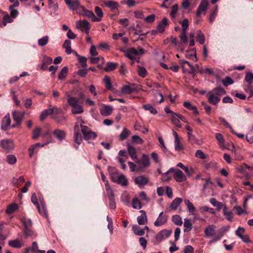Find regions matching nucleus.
<instances>
[{"mask_svg":"<svg viewBox=\"0 0 253 253\" xmlns=\"http://www.w3.org/2000/svg\"><path fill=\"white\" fill-rule=\"evenodd\" d=\"M181 138L177 139H174V149L177 151H179L183 149L182 144L180 142Z\"/></svg>","mask_w":253,"mask_h":253,"instance_id":"obj_51","label":"nucleus"},{"mask_svg":"<svg viewBox=\"0 0 253 253\" xmlns=\"http://www.w3.org/2000/svg\"><path fill=\"white\" fill-rule=\"evenodd\" d=\"M52 62V59L51 57L44 56L42 64L41 66V69L43 71H45L47 69V66Z\"/></svg>","mask_w":253,"mask_h":253,"instance_id":"obj_18","label":"nucleus"},{"mask_svg":"<svg viewBox=\"0 0 253 253\" xmlns=\"http://www.w3.org/2000/svg\"><path fill=\"white\" fill-rule=\"evenodd\" d=\"M13 120L14 122H17L18 124H21L22 118L24 115V113L13 111L12 113Z\"/></svg>","mask_w":253,"mask_h":253,"instance_id":"obj_23","label":"nucleus"},{"mask_svg":"<svg viewBox=\"0 0 253 253\" xmlns=\"http://www.w3.org/2000/svg\"><path fill=\"white\" fill-rule=\"evenodd\" d=\"M79 101L80 99L79 98L73 96L67 102L68 105L72 107L73 106L79 104Z\"/></svg>","mask_w":253,"mask_h":253,"instance_id":"obj_52","label":"nucleus"},{"mask_svg":"<svg viewBox=\"0 0 253 253\" xmlns=\"http://www.w3.org/2000/svg\"><path fill=\"white\" fill-rule=\"evenodd\" d=\"M68 68L67 66L64 67L60 71L58 75V79L60 80H64L68 74Z\"/></svg>","mask_w":253,"mask_h":253,"instance_id":"obj_39","label":"nucleus"},{"mask_svg":"<svg viewBox=\"0 0 253 253\" xmlns=\"http://www.w3.org/2000/svg\"><path fill=\"white\" fill-rule=\"evenodd\" d=\"M245 80L249 83V84L251 85L253 83V73L252 72H247L246 73Z\"/></svg>","mask_w":253,"mask_h":253,"instance_id":"obj_59","label":"nucleus"},{"mask_svg":"<svg viewBox=\"0 0 253 253\" xmlns=\"http://www.w3.org/2000/svg\"><path fill=\"white\" fill-rule=\"evenodd\" d=\"M182 201V200L181 198H176L171 202L170 204V208L173 210H176Z\"/></svg>","mask_w":253,"mask_h":253,"instance_id":"obj_42","label":"nucleus"},{"mask_svg":"<svg viewBox=\"0 0 253 253\" xmlns=\"http://www.w3.org/2000/svg\"><path fill=\"white\" fill-rule=\"evenodd\" d=\"M223 213L227 220L232 221L233 218V213L231 211H228L226 206H224Z\"/></svg>","mask_w":253,"mask_h":253,"instance_id":"obj_30","label":"nucleus"},{"mask_svg":"<svg viewBox=\"0 0 253 253\" xmlns=\"http://www.w3.org/2000/svg\"><path fill=\"white\" fill-rule=\"evenodd\" d=\"M177 166L181 168L185 173L188 175L191 176L194 173V170L192 168H188V167L183 165V164L181 163H179Z\"/></svg>","mask_w":253,"mask_h":253,"instance_id":"obj_31","label":"nucleus"},{"mask_svg":"<svg viewBox=\"0 0 253 253\" xmlns=\"http://www.w3.org/2000/svg\"><path fill=\"white\" fill-rule=\"evenodd\" d=\"M40 201L42 207L41 208V211L42 212V215L44 216L46 219H48V212L46 208L45 203L43 199H40Z\"/></svg>","mask_w":253,"mask_h":253,"instance_id":"obj_37","label":"nucleus"},{"mask_svg":"<svg viewBox=\"0 0 253 253\" xmlns=\"http://www.w3.org/2000/svg\"><path fill=\"white\" fill-rule=\"evenodd\" d=\"M149 181L148 177L144 175H140L136 177L135 179L134 182L139 187H141L146 185Z\"/></svg>","mask_w":253,"mask_h":253,"instance_id":"obj_12","label":"nucleus"},{"mask_svg":"<svg viewBox=\"0 0 253 253\" xmlns=\"http://www.w3.org/2000/svg\"><path fill=\"white\" fill-rule=\"evenodd\" d=\"M130 134V131L126 127H124L122 132L120 134L119 138L121 141L126 139Z\"/></svg>","mask_w":253,"mask_h":253,"instance_id":"obj_46","label":"nucleus"},{"mask_svg":"<svg viewBox=\"0 0 253 253\" xmlns=\"http://www.w3.org/2000/svg\"><path fill=\"white\" fill-rule=\"evenodd\" d=\"M172 221L177 225L180 226L182 224V221L181 217L179 215H175L172 217Z\"/></svg>","mask_w":253,"mask_h":253,"instance_id":"obj_54","label":"nucleus"},{"mask_svg":"<svg viewBox=\"0 0 253 253\" xmlns=\"http://www.w3.org/2000/svg\"><path fill=\"white\" fill-rule=\"evenodd\" d=\"M80 126L81 127V131L85 140H88L96 138L97 135L95 132L92 131L89 128L82 124L80 125Z\"/></svg>","mask_w":253,"mask_h":253,"instance_id":"obj_3","label":"nucleus"},{"mask_svg":"<svg viewBox=\"0 0 253 253\" xmlns=\"http://www.w3.org/2000/svg\"><path fill=\"white\" fill-rule=\"evenodd\" d=\"M65 3L68 5V8L71 10H78L81 8L80 1L79 0H64Z\"/></svg>","mask_w":253,"mask_h":253,"instance_id":"obj_9","label":"nucleus"},{"mask_svg":"<svg viewBox=\"0 0 253 253\" xmlns=\"http://www.w3.org/2000/svg\"><path fill=\"white\" fill-rule=\"evenodd\" d=\"M118 65V64L117 63L108 62L106 64V66L104 68V70L106 72L113 71L117 68Z\"/></svg>","mask_w":253,"mask_h":253,"instance_id":"obj_40","label":"nucleus"},{"mask_svg":"<svg viewBox=\"0 0 253 253\" xmlns=\"http://www.w3.org/2000/svg\"><path fill=\"white\" fill-rule=\"evenodd\" d=\"M245 91L246 92L249 93V96L248 97V99H250L253 96V88L252 87V85L250 84H248L246 88H245Z\"/></svg>","mask_w":253,"mask_h":253,"instance_id":"obj_64","label":"nucleus"},{"mask_svg":"<svg viewBox=\"0 0 253 253\" xmlns=\"http://www.w3.org/2000/svg\"><path fill=\"white\" fill-rule=\"evenodd\" d=\"M116 183L123 186H126L128 185V181L123 174L119 175V177L117 178Z\"/></svg>","mask_w":253,"mask_h":253,"instance_id":"obj_28","label":"nucleus"},{"mask_svg":"<svg viewBox=\"0 0 253 253\" xmlns=\"http://www.w3.org/2000/svg\"><path fill=\"white\" fill-rule=\"evenodd\" d=\"M81 9H82L81 12L77 11V13L79 14L91 18V20L93 22L100 21V19L99 18H97L92 11L85 9L84 6L82 5V6H81Z\"/></svg>","mask_w":253,"mask_h":253,"instance_id":"obj_5","label":"nucleus"},{"mask_svg":"<svg viewBox=\"0 0 253 253\" xmlns=\"http://www.w3.org/2000/svg\"><path fill=\"white\" fill-rule=\"evenodd\" d=\"M168 19L166 17L163 18L162 21L157 26V30L160 33H163L165 30L166 27L168 25Z\"/></svg>","mask_w":253,"mask_h":253,"instance_id":"obj_24","label":"nucleus"},{"mask_svg":"<svg viewBox=\"0 0 253 253\" xmlns=\"http://www.w3.org/2000/svg\"><path fill=\"white\" fill-rule=\"evenodd\" d=\"M18 208V206L17 204H12L7 206L5 212L8 214H11L17 210Z\"/></svg>","mask_w":253,"mask_h":253,"instance_id":"obj_35","label":"nucleus"},{"mask_svg":"<svg viewBox=\"0 0 253 253\" xmlns=\"http://www.w3.org/2000/svg\"><path fill=\"white\" fill-rule=\"evenodd\" d=\"M0 145L6 152H9L14 149L15 146L13 140L9 139L2 140Z\"/></svg>","mask_w":253,"mask_h":253,"instance_id":"obj_8","label":"nucleus"},{"mask_svg":"<svg viewBox=\"0 0 253 253\" xmlns=\"http://www.w3.org/2000/svg\"><path fill=\"white\" fill-rule=\"evenodd\" d=\"M104 5L111 9L112 10L118 9L119 7V4L118 2L113 0H109L108 1H105Z\"/></svg>","mask_w":253,"mask_h":253,"instance_id":"obj_25","label":"nucleus"},{"mask_svg":"<svg viewBox=\"0 0 253 253\" xmlns=\"http://www.w3.org/2000/svg\"><path fill=\"white\" fill-rule=\"evenodd\" d=\"M143 108L145 110H148L150 111V112L154 115H155L158 113L157 111L155 108H154L150 104H146L143 106Z\"/></svg>","mask_w":253,"mask_h":253,"instance_id":"obj_50","label":"nucleus"},{"mask_svg":"<svg viewBox=\"0 0 253 253\" xmlns=\"http://www.w3.org/2000/svg\"><path fill=\"white\" fill-rule=\"evenodd\" d=\"M132 230L135 234L138 236H142L145 233L144 229L140 228L137 225H133L132 227Z\"/></svg>","mask_w":253,"mask_h":253,"instance_id":"obj_36","label":"nucleus"},{"mask_svg":"<svg viewBox=\"0 0 253 253\" xmlns=\"http://www.w3.org/2000/svg\"><path fill=\"white\" fill-rule=\"evenodd\" d=\"M72 108L71 112L73 114H79L84 112V109L80 104L73 106Z\"/></svg>","mask_w":253,"mask_h":253,"instance_id":"obj_38","label":"nucleus"},{"mask_svg":"<svg viewBox=\"0 0 253 253\" xmlns=\"http://www.w3.org/2000/svg\"><path fill=\"white\" fill-rule=\"evenodd\" d=\"M167 216L163 215V212H161L159 215V217L154 222V225L156 226H160L164 224L167 221Z\"/></svg>","mask_w":253,"mask_h":253,"instance_id":"obj_14","label":"nucleus"},{"mask_svg":"<svg viewBox=\"0 0 253 253\" xmlns=\"http://www.w3.org/2000/svg\"><path fill=\"white\" fill-rule=\"evenodd\" d=\"M178 9V5L177 4H174L171 7V11L170 15L172 18L174 19L176 17V14Z\"/></svg>","mask_w":253,"mask_h":253,"instance_id":"obj_60","label":"nucleus"},{"mask_svg":"<svg viewBox=\"0 0 253 253\" xmlns=\"http://www.w3.org/2000/svg\"><path fill=\"white\" fill-rule=\"evenodd\" d=\"M197 40L201 44H204L205 42V36L200 30L198 31L197 35Z\"/></svg>","mask_w":253,"mask_h":253,"instance_id":"obj_53","label":"nucleus"},{"mask_svg":"<svg viewBox=\"0 0 253 253\" xmlns=\"http://www.w3.org/2000/svg\"><path fill=\"white\" fill-rule=\"evenodd\" d=\"M139 212L141 213V215L137 217V222L139 225H144L148 221L146 213L143 210H141Z\"/></svg>","mask_w":253,"mask_h":253,"instance_id":"obj_16","label":"nucleus"},{"mask_svg":"<svg viewBox=\"0 0 253 253\" xmlns=\"http://www.w3.org/2000/svg\"><path fill=\"white\" fill-rule=\"evenodd\" d=\"M10 123H11V119L10 118V115L9 114H7L2 119V120L1 122V129L4 130H7L8 128V127L10 126Z\"/></svg>","mask_w":253,"mask_h":253,"instance_id":"obj_15","label":"nucleus"},{"mask_svg":"<svg viewBox=\"0 0 253 253\" xmlns=\"http://www.w3.org/2000/svg\"><path fill=\"white\" fill-rule=\"evenodd\" d=\"M138 50L134 48V47L128 49L126 51V53L125 55L131 60H134L135 59V56L138 55H141L144 53V49L140 46L138 47Z\"/></svg>","mask_w":253,"mask_h":253,"instance_id":"obj_2","label":"nucleus"},{"mask_svg":"<svg viewBox=\"0 0 253 253\" xmlns=\"http://www.w3.org/2000/svg\"><path fill=\"white\" fill-rule=\"evenodd\" d=\"M179 63L181 64V66L183 70L185 69V64H187L190 68L191 69V71L189 72V73L192 74L195 73V67L193 65H192L188 61L184 60H179Z\"/></svg>","mask_w":253,"mask_h":253,"instance_id":"obj_33","label":"nucleus"},{"mask_svg":"<svg viewBox=\"0 0 253 253\" xmlns=\"http://www.w3.org/2000/svg\"><path fill=\"white\" fill-rule=\"evenodd\" d=\"M104 83L105 84V86L107 89L111 90L112 88V84L110 77L106 76L103 80Z\"/></svg>","mask_w":253,"mask_h":253,"instance_id":"obj_57","label":"nucleus"},{"mask_svg":"<svg viewBox=\"0 0 253 253\" xmlns=\"http://www.w3.org/2000/svg\"><path fill=\"white\" fill-rule=\"evenodd\" d=\"M132 206L133 209L140 210L142 208V204L137 198H134L132 201Z\"/></svg>","mask_w":253,"mask_h":253,"instance_id":"obj_45","label":"nucleus"},{"mask_svg":"<svg viewBox=\"0 0 253 253\" xmlns=\"http://www.w3.org/2000/svg\"><path fill=\"white\" fill-rule=\"evenodd\" d=\"M184 226L186 228L184 230V232H187L190 231L192 228V224L190 219L188 218L184 219Z\"/></svg>","mask_w":253,"mask_h":253,"instance_id":"obj_49","label":"nucleus"},{"mask_svg":"<svg viewBox=\"0 0 253 253\" xmlns=\"http://www.w3.org/2000/svg\"><path fill=\"white\" fill-rule=\"evenodd\" d=\"M135 162L136 164L142 165L141 166H138L136 168L137 170H140L143 168H148L150 165V158L145 154H142L140 159L139 160L137 158Z\"/></svg>","mask_w":253,"mask_h":253,"instance_id":"obj_4","label":"nucleus"},{"mask_svg":"<svg viewBox=\"0 0 253 253\" xmlns=\"http://www.w3.org/2000/svg\"><path fill=\"white\" fill-rule=\"evenodd\" d=\"M177 113H172V115H171V121L174 125L176 126H177L180 127L181 125H179L180 121L178 118L176 117Z\"/></svg>","mask_w":253,"mask_h":253,"instance_id":"obj_56","label":"nucleus"},{"mask_svg":"<svg viewBox=\"0 0 253 253\" xmlns=\"http://www.w3.org/2000/svg\"><path fill=\"white\" fill-rule=\"evenodd\" d=\"M48 40H49V38L48 36H44L43 37H42L41 39H40L38 40V44L42 46H44L47 43V42H48Z\"/></svg>","mask_w":253,"mask_h":253,"instance_id":"obj_58","label":"nucleus"},{"mask_svg":"<svg viewBox=\"0 0 253 253\" xmlns=\"http://www.w3.org/2000/svg\"><path fill=\"white\" fill-rule=\"evenodd\" d=\"M132 142L134 143L141 144L144 141L139 136L134 135L132 136Z\"/></svg>","mask_w":253,"mask_h":253,"instance_id":"obj_63","label":"nucleus"},{"mask_svg":"<svg viewBox=\"0 0 253 253\" xmlns=\"http://www.w3.org/2000/svg\"><path fill=\"white\" fill-rule=\"evenodd\" d=\"M52 115V108H49L43 110L41 114L40 120L43 121L48 115Z\"/></svg>","mask_w":253,"mask_h":253,"instance_id":"obj_41","label":"nucleus"},{"mask_svg":"<svg viewBox=\"0 0 253 253\" xmlns=\"http://www.w3.org/2000/svg\"><path fill=\"white\" fill-rule=\"evenodd\" d=\"M140 89L139 85L131 84L130 85H124L121 88V91L124 93L130 94L134 92H138Z\"/></svg>","mask_w":253,"mask_h":253,"instance_id":"obj_7","label":"nucleus"},{"mask_svg":"<svg viewBox=\"0 0 253 253\" xmlns=\"http://www.w3.org/2000/svg\"><path fill=\"white\" fill-rule=\"evenodd\" d=\"M210 203L212 205L216 207V210L219 211L222 208L224 209V206H226L222 202H218L214 198H211L210 200Z\"/></svg>","mask_w":253,"mask_h":253,"instance_id":"obj_27","label":"nucleus"},{"mask_svg":"<svg viewBox=\"0 0 253 253\" xmlns=\"http://www.w3.org/2000/svg\"><path fill=\"white\" fill-rule=\"evenodd\" d=\"M76 27L88 35L90 26L89 22L86 20H79L76 22Z\"/></svg>","mask_w":253,"mask_h":253,"instance_id":"obj_6","label":"nucleus"},{"mask_svg":"<svg viewBox=\"0 0 253 253\" xmlns=\"http://www.w3.org/2000/svg\"><path fill=\"white\" fill-rule=\"evenodd\" d=\"M31 201L35 205H36L37 206V208L40 214H41V215H42V212L41 211V207H40V206L39 204V203L38 202V199H37V196H36V194L35 193H33L32 195Z\"/></svg>","mask_w":253,"mask_h":253,"instance_id":"obj_34","label":"nucleus"},{"mask_svg":"<svg viewBox=\"0 0 253 253\" xmlns=\"http://www.w3.org/2000/svg\"><path fill=\"white\" fill-rule=\"evenodd\" d=\"M127 152L129 155L133 160L135 161L138 158L136 155L135 148L133 146L130 145L129 143H127Z\"/></svg>","mask_w":253,"mask_h":253,"instance_id":"obj_19","label":"nucleus"},{"mask_svg":"<svg viewBox=\"0 0 253 253\" xmlns=\"http://www.w3.org/2000/svg\"><path fill=\"white\" fill-rule=\"evenodd\" d=\"M23 224L25 226V230L24 232V235L26 237L34 236L36 238L37 236V234L36 233L28 228V224L26 223L25 220L23 221Z\"/></svg>","mask_w":253,"mask_h":253,"instance_id":"obj_17","label":"nucleus"},{"mask_svg":"<svg viewBox=\"0 0 253 253\" xmlns=\"http://www.w3.org/2000/svg\"><path fill=\"white\" fill-rule=\"evenodd\" d=\"M226 93V91L222 87H215L207 95L208 102L213 105H216L220 101L221 96Z\"/></svg>","mask_w":253,"mask_h":253,"instance_id":"obj_1","label":"nucleus"},{"mask_svg":"<svg viewBox=\"0 0 253 253\" xmlns=\"http://www.w3.org/2000/svg\"><path fill=\"white\" fill-rule=\"evenodd\" d=\"M184 203L187 206L189 211L194 215V212L195 211V208L193 204L189 200H185Z\"/></svg>","mask_w":253,"mask_h":253,"instance_id":"obj_48","label":"nucleus"},{"mask_svg":"<svg viewBox=\"0 0 253 253\" xmlns=\"http://www.w3.org/2000/svg\"><path fill=\"white\" fill-rule=\"evenodd\" d=\"M53 134L54 136L60 141L65 138L66 133L64 130L61 129H55L53 131Z\"/></svg>","mask_w":253,"mask_h":253,"instance_id":"obj_22","label":"nucleus"},{"mask_svg":"<svg viewBox=\"0 0 253 253\" xmlns=\"http://www.w3.org/2000/svg\"><path fill=\"white\" fill-rule=\"evenodd\" d=\"M113 110L112 106L104 105L100 109V113L102 116H108L112 114Z\"/></svg>","mask_w":253,"mask_h":253,"instance_id":"obj_20","label":"nucleus"},{"mask_svg":"<svg viewBox=\"0 0 253 253\" xmlns=\"http://www.w3.org/2000/svg\"><path fill=\"white\" fill-rule=\"evenodd\" d=\"M74 140L76 144L80 145L82 141V136L79 132V128L77 130L76 126L74 128Z\"/></svg>","mask_w":253,"mask_h":253,"instance_id":"obj_29","label":"nucleus"},{"mask_svg":"<svg viewBox=\"0 0 253 253\" xmlns=\"http://www.w3.org/2000/svg\"><path fill=\"white\" fill-rule=\"evenodd\" d=\"M172 230H168L166 229L161 230L160 231L156 236V239L159 241H161L167 238H168L171 234Z\"/></svg>","mask_w":253,"mask_h":253,"instance_id":"obj_11","label":"nucleus"},{"mask_svg":"<svg viewBox=\"0 0 253 253\" xmlns=\"http://www.w3.org/2000/svg\"><path fill=\"white\" fill-rule=\"evenodd\" d=\"M71 42L69 40H66L65 41L63 46L66 49V52L70 54L72 52V49L71 46Z\"/></svg>","mask_w":253,"mask_h":253,"instance_id":"obj_44","label":"nucleus"},{"mask_svg":"<svg viewBox=\"0 0 253 253\" xmlns=\"http://www.w3.org/2000/svg\"><path fill=\"white\" fill-rule=\"evenodd\" d=\"M185 128L188 131L187 135L189 141L191 142H194L195 140V136L192 133L193 129L188 125L185 126Z\"/></svg>","mask_w":253,"mask_h":253,"instance_id":"obj_43","label":"nucleus"},{"mask_svg":"<svg viewBox=\"0 0 253 253\" xmlns=\"http://www.w3.org/2000/svg\"><path fill=\"white\" fill-rule=\"evenodd\" d=\"M8 245L14 248H20L22 247V243L18 240H13L9 241Z\"/></svg>","mask_w":253,"mask_h":253,"instance_id":"obj_47","label":"nucleus"},{"mask_svg":"<svg viewBox=\"0 0 253 253\" xmlns=\"http://www.w3.org/2000/svg\"><path fill=\"white\" fill-rule=\"evenodd\" d=\"M215 226L214 225H210L207 226L204 231L205 234L207 236L210 237L215 234Z\"/></svg>","mask_w":253,"mask_h":253,"instance_id":"obj_26","label":"nucleus"},{"mask_svg":"<svg viewBox=\"0 0 253 253\" xmlns=\"http://www.w3.org/2000/svg\"><path fill=\"white\" fill-rule=\"evenodd\" d=\"M41 128L37 127L33 130L32 138L34 140L37 139L40 135Z\"/></svg>","mask_w":253,"mask_h":253,"instance_id":"obj_62","label":"nucleus"},{"mask_svg":"<svg viewBox=\"0 0 253 253\" xmlns=\"http://www.w3.org/2000/svg\"><path fill=\"white\" fill-rule=\"evenodd\" d=\"M12 20L11 19L8 14H6L3 18V22L0 25V27H2L6 25L7 23H11Z\"/></svg>","mask_w":253,"mask_h":253,"instance_id":"obj_61","label":"nucleus"},{"mask_svg":"<svg viewBox=\"0 0 253 253\" xmlns=\"http://www.w3.org/2000/svg\"><path fill=\"white\" fill-rule=\"evenodd\" d=\"M6 161L8 164L13 165L16 163L17 159L14 155L10 154L6 156Z\"/></svg>","mask_w":253,"mask_h":253,"instance_id":"obj_55","label":"nucleus"},{"mask_svg":"<svg viewBox=\"0 0 253 253\" xmlns=\"http://www.w3.org/2000/svg\"><path fill=\"white\" fill-rule=\"evenodd\" d=\"M209 3L208 0H201L197 10L196 15L197 16H200L203 12L207 11Z\"/></svg>","mask_w":253,"mask_h":253,"instance_id":"obj_10","label":"nucleus"},{"mask_svg":"<svg viewBox=\"0 0 253 253\" xmlns=\"http://www.w3.org/2000/svg\"><path fill=\"white\" fill-rule=\"evenodd\" d=\"M174 178L177 182H179L184 181L186 179L183 172L179 169L174 170Z\"/></svg>","mask_w":253,"mask_h":253,"instance_id":"obj_13","label":"nucleus"},{"mask_svg":"<svg viewBox=\"0 0 253 253\" xmlns=\"http://www.w3.org/2000/svg\"><path fill=\"white\" fill-rule=\"evenodd\" d=\"M108 170L112 181L116 183L117 180V178L119 177L117 169L114 168H111L110 167H108Z\"/></svg>","mask_w":253,"mask_h":253,"instance_id":"obj_21","label":"nucleus"},{"mask_svg":"<svg viewBox=\"0 0 253 253\" xmlns=\"http://www.w3.org/2000/svg\"><path fill=\"white\" fill-rule=\"evenodd\" d=\"M105 186L109 199L115 198L114 192L109 184V182H107V183H105Z\"/></svg>","mask_w":253,"mask_h":253,"instance_id":"obj_32","label":"nucleus"}]
</instances>
